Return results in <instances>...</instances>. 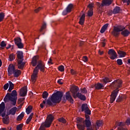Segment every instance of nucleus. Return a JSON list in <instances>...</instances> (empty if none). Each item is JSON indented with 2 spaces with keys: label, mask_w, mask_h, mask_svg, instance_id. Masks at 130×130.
Instances as JSON below:
<instances>
[{
  "label": "nucleus",
  "mask_w": 130,
  "mask_h": 130,
  "mask_svg": "<svg viewBox=\"0 0 130 130\" xmlns=\"http://www.w3.org/2000/svg\"><path fill=\"white\" fill-rule=\"evenodd\" d=\"M81 93L83 94H86L87 93V89H86L85 88H83L82 89H81Z\"/></svg>",
  "instance_id": "de8ad7c7"
},
{
  "label": "nucleus",
  "mask_w": 130,
  "mask_h": 130,
  "mask_svg": "<svg viewBox=\"0 0 130 130\" xmlns=\"http://www.w3.org/2000/svg\"><path fill=\"white\" fill-rule=\"evenodd\" d=\"M14 58H15L14 54H12L9 56V59L11 61H12V60H14Z\"/></svg>",
  "instance_id": "79ce46f5"
},
{
  "label": "nucleus",
  "mask_w": 130,
  "mask_h": 130,
  "mask_svg": "<svg viewBox=\"0 0 130 130\" xmlns=\"http://www.w3.org/2000/svg\"><path fill=\"white\" fill-rule=\"evenodd\" d=\"M8 74L9 75H12L13 74L14 75V77H19L20 75H21V71L20 70H15V67H14V65L11 64L9 65L8 68Z\"/></svg>",
  "instance_id": "1a4fd4ad"
},
{
  "label": "nucleus",
  "mask_w": 130,
  "mask_h": 130,
  "mask_svg": "<svg viewBox=\"0 0 130 130\" xmlns=\"http://www.w3.org/2000/svg\"><path fill=\"white\" fill-rule=\"evenodd\" d=\"M112 3V0H103L102 3V7L110 6Z\"/></svg>",
  "instance_id": "6ab92c4d"
},
{
  "label": "nucleus",
  "mask_w": 130,
  "mask_h": 130,
  "mask_svg": "<svg viewBox=\"0 0 130 130\" xmlns=\"http://www.w3.org/2000/svg\"><path fill=\"white\" fill-rule=\"evenodd\" d=\"M3 122L5 124H8V123L10 122V118H9V116H8V115L6 116L3 117Z\"/></svg>",
  "instance_id": "4be33fe9"
},
{
  "label": "nucleus",
  "mask_w": 130,
  "mask_h": 130,
  "mask_svg": "<svg viewBox=\"0 0 130 130\" xmlns=\"http://www.w3.org/2000/svg\"><path fill=\"white\" fill-rule=\"evenodd\" d=\"M118 130H127V129L122 127H118Z\"/></svg>",
  "instance_id": "6e6d98bb"
},
{
  "label": "nucleus",
  "mask_w": 130,
  "mask_h": 130,
  "mask_svg": "<svg viewBox=\"0 0 130 130\" xmlns=\"http://www.w3.org/2000/svg\"><path fill=\"white\" fill-rule=\"evenodd\" d=\"M52 60L51 59V58H50L49 60L48 61V64H52Z\"/></svg>",
  "instance_id": "4d7b16f0"
},
{
  "label": "nucleus",
  "mask_w": 130,
  "mask_h": 130,
  "mask_svg": "<svg viewBox=\"0 0 130 130\" xmlns=\"http://www.w3.org/2000/svg\"><path fill=\"white\" fill-rule=\"evenodd\" d=\"M66 99L71 102V103H74V100H73V98L71 95L70 92H68L66 93Z\"/></svg>",
  "instance_id": "aec40b11"
},
{
  "label": "nucleus",
  "mask_w": 130,
  "mask_h": 130,
  "mask_svg": "<svg viewBox=\"0 0 130 130\" xmlns=\"http://www.w3.org/2000/svg\"><path fill=\"white\" fill-rule=\"evenodd\" d=\"M82 110L84 111L85 113V125L86 126H89L91 125V121H90V114H91V111L89 109L88 107V105L84 104L82 105ZM88 114L89 115H88Z\"/></svg>",
  "instance_id": "39448f33"
},
{
  "label": "nucleus",
  "mask_w": 130,
  "mask_h": 130,
  "mask_svg": "<svg viewBox=\"0 0 130 130\" xmlns=\"http://www.w3.org/2000/svg\"><path fill=\"white\" fill-rule=\"evenodd\" d=\"M117 53L119 55V57H124L125 55H126V53H125V52H123L121 50H118Z\"/></svg>",
  "instance_id": "412c9836"
},
{
  "label": "nucleus",
  "mask_w": 130,
  "mask_h": 130,
  "mask_svg": "<svg viewBox=\"0 0 130 130\" xmlns=\"http://www.w3.org/2000/svg\"><path fill=\"white\" fill-rule=\"evenodd\" d=\"M1 47H6L7 46V44H6V42L5 41H2L1 44Z\"/></svg>",
  "instance_id": "a18cd8bd"
},
{
  "label": "nucleus",
  "mask_w": 130,
  "mask_h": 130,
  "mask_svg": "<svg viewBox=\"0 0 130 130\" xmlns=\"http://www.w3.org/2000/svg\"><path fill=\"white\" fill-rule=\"evenodd\" d=\"M117 64H119V66H121L122 64V60L120 59H118L117 60Z\"/></svg>",
  "instance_id": "c03bdc74"
},
{
  "label": "nucleus",
  "mask_w": 130,
  "mask_h": 130,
  "mask_svg": "<svg viewBox=\"0 0 130 130\" xmlns=\"http://www.w3.org/2000/svg\"><path fill=\"white\" fill-rule=\"evenodd\" d=\"M31 111H32V106L28 107L26 109V113L27 114H30Z\"/></svg>",
  "instance_id": "7c9ffc66"
},
{
  "label": "nucleus",
  "mask_w": 130,
  "mask_h": 130,
  "mask_svg": "<svg viewBox=\"0 0 130 130\" xmlns=\"http://www.w3.org/2000/svg\"><path fill=\"white\" fill-rule=\"evenodd\" d=\"M24 113H21L20 115L17 117V120H21L24 117Z\"/></svg>",
  "instance_id": "72a5a7b5"
},
{
  "label": "nucleus",
  "mask_w": 130,
  "mask_h": 130,
  "mask_svg": "<svg viewBox=\"0 0 130 130\" xmlns=\"http://www.w3.org/2000/svg\"><path fill=\"white\" fill-rule=\"evenodd\" d=\"M71 74L72 75H76V74H77V72H76V71L73 69L71 70Z\"/></svg>",
  "instance_id": "603ef678"
},
{
  "label": "nucleus",
  "mask_w": 130,
  "mask_h": 130,
  "mask_svg": "<svg viewBox=\"0 0 130 130\" xmlns=\"http://www.w3.org/2000/svg\"><path fill=\"white\" fill-rule=\"evenodd\" d=\"M41 10H42V8L39 7L38 8L36 9L35 10V13H38V12H39L40 11H41Z\"/></svg>",
  "instance_id": "8fccbe9b"
},
{
  "label": "nucleus",
  "mask_w": 130,
  "mask_h": 130,
  "mask_svg": "<svg viewBox=\"0 0 130 130\" xmlns=\"http://www.w3.org/2000/svg\"><path fill=\"white\" fill-rule=\"evenodd\" d=\"M99 54H100L101 55H102V54H103V53H104V52H103V51H101V50H99Z\"/></svg>",
  "instance_id": "13d9d810"
},
{
  "label": "nucleus",
  "mask_w": 130,
  "mask_h": 130,
  "mask_svg": "<svg viewBox=\"0 0 130 130\" xmlns=\"http://www.w3.org/2000/svg\"><path fill=\"white\" fill-rule=\"evenodd\" d=\"M27 95V87L24 86L20 91V95L21 97H24V96H26Z\"/></svg>",
  "instance_id": "a211bd4d"
},
{
  "label": "nucleus",
  "mask_w": 130,
  "mask_h": 130,
  "mask_svg": "<svg viewBox=\"0 0 130 130\" xmlns=\"http://www.w3.org/2000/svg\"><path fill=\"white\" fill-rule=\"evenodd\" d=\"M102 125V122L101 121H98L96 123V125H93L92 127H91V122L90 125L88 126H86L87 127V130H97L99 128V127Z\"/></svg>",
  "instance_id": "f8f14e48"
},
{
  "label": "nucleus",
  "mask_w": 130,
  "mask_h": 130,
  "mask_svg": "<svg viewBox=\"0 0 130 130\" xmlns=\"http://www.w3.org/2000/svg\"><path fill=\"white\" fill-rule=\"evenodd\" d=\"M126 98V96L125 95H122L121 96H119L117 99V102H120V101H122L123 99H125Z\"/></svg>",
  "instance_id": "c756f323"
},
{
  "label": "nucleus",
  "mask_w": 130,
  "mask_h": 130,
  "mask_svg": "<svg viewBox=\"0 0 130 130\" xmlns=\"http://www.w3.org/2000/svg\"><path fill=\"white\" fill-rule=\"evenodd\" d=\"M108 54L110 55L111 59H115V58H117V54L113 49H110L108 51Z\"/></svg>",
  "instance_id": "ddd939ff"
},
{
  "label": "nucleus",
  "mask_w": 130,
  "mask_h": 130,
  "mask_svg": "<svg viewBox=\"0 0 130 130\" xmlns=\"http://www.w3.org/2000/svg\"><path fill=\"white\" fill-rule=\"evenodd\" d=\"M2 60L0 59V67H2Z\"/></svg>",
  "instance_id": "e2e57ef3"
},
{
  "label": "nucleus",
  "mask_w": 130,
  "mask_h": 130,
  "mask_svg": "<svg viewBox=\"0 0 130 130\" xmlns=\"http://www.w3.org/2000/svg\"><path fill=\"white\" fill-rule=\"evenodd\" d=\"M77 127L78 129L84 130L85 129V120L82 118H77Z\"/></svg>",
  "instance_id": "9d476101"
},
{
  "label": "nucleus",
  "mask_w": 130,
  "mask_h": 130,
  "mask_svg": "<svg viewBox=\"0 0 130 130\" xmlns=\"http://www.w3.org/2000/svg\"><path fill=\"white\" fill-rule=\"evenodd\" d=\"M108 28V24H105L101 29V33L103 34L106 31V29Z\"/></svg>",
  "instance_id": "393cba45"
},
{
  "label": "nucleus",
  "mask_w": 130,
  "mask_h": 130,
  "mask_svg": "<svg viewBox=\"0 0 130 130\" xmlns=\"http://www.w3.org/2000/svg\"><path fill=\"white\" fill-rule=\"evenodd\" d=\"M17 55L18 57V69H23L25 63L23 62V52L18 51L17 52Z\"/></svg>",
  "instance_id": "6e6552de"
},
{
  "label": "nucleus",
  "mask_w": 130,
  "mask_h": 130,
  "mask_svg": "<svg viewBox=\"0 0 130 130\" xmlns=\"http://www.w3.org/2000/svg\"><path fill=\"white\" fill-rule=\"evenodd\" d=\"M125 123L126 124H127V125H130V117L128 118L126 121H125Z\"/></svg>",
  "instance_id": "49530a36"
},
{
  "label": "nucleus",
  "mask_w": 130,
  "mask_h": 130,
  "mask_svg": "<svg viewBox=\"0 0 130 130\" xmlns=\"http://www.w3.org/2000/svg\"><path fill=\"white\" fill-rule=\"evenodd\" d=\"M85 14H83L81 17H80V21H79V24L80 25H84V22H85Z\"/></svg>",
  "instance_id": "5701e85b"
},
{
  "label": "nucleus",
  "mask_w": 130,
  "mask_h": 130,
  "mask_svg": "<svg viewBox=\"0 0 130 130\" xmlns=\"http://www.w3.org/2000/svg\"><path fill=\"white\" fill-rule=\"evenodd\" d=\"M18 108L16 107L12 108L11 109H8L7 111V115H15L16 112H17Z\"/></svg>",
  "instance_id": "dca6fc26"
},
{
  "label": "nucleus",
  "mask_w": 130,
  "mask_h": 130,
  "mask_svg": "<svg viewBox=\"0 0 130 130\" xmlns=\"http://www.w3.org/2000/svg\"><path fill=\"white\" fill-rule=\"evenodd\" d=\"M122 84V81L120 79H118L115 80L111 84V88H116V89L114 90L111 94L110 102L111 103H113L115 101L117 94L119 91V88H121Z\"/></svg>",
  "instance_id": "f03ea898"
},
{
  "label": "nucleus",
  "mask_w": 130,
  "mask_h": 130,
  "mask_svg": "<svg viewBox=\"0 0 130 130\" xmlns=\"http://www.w3.org/2000/svg\"><path fill=\"white\" fill-rule=\"evenodd\" d=\"M57 83L60 85H62V84H63V82H62V79H59L57 81Z\"/></svg>",
  "instance_id": "864d4df0"
},
{
  "label": "nucleus",
  "mask_w": 130,
  "mask_h": 130,
  "mask_svg": "<svg viewBox=\"0 0 130 130\" xmlns=\"http://www.w3.org/2000/svg\"><path fill=\"white\" fill-rule=\"evenodd\" d=\"M22 127H23V124H20L17 126V130H22Z\"/></svg>",
  "instance_id": "37998d69"
},
{
  "label": "nucleus",
  "mask_w": 130,
  "mask_h": 130,
  "mask_svg": "<svg viewBox=\"0 0 130 130\" xmlns=\"http://www.w3.org/2000/svg\"><path fill=\"white\" fill-rule=\"evenodd\" d=\"M46 102L45 101H43V103L40 104V106L41 108H43V107H44V105H46Z\"/></svg>",
  "instance_id": "3c124183"
},
{
  "label": "nucleus",
  "mask_w": 130,
  "mask_h": 130,
  "mask_svg": "<svg viewBox=\"0 0 130 130\" xmlns=\"http://www.w3.org/2000/svg\"><path fill=\"white\" fill-rule=\"evenodd\" d=\"M124 3H126V0H122Z\"/></svg>",
  "instance_id": "774afa93"
},
{
  "label": "nucleus",
  "mask_w": 130,
  "mask_h": 130,
  "mask_svg": "<svg viewBox=\"0 0 130 130\" xmlns=\"http://www.w3.org/2000/svg\"><path fill=\"white\" fill-rule=\"evenodd\" d=\"M38 56H35L32 58V60L31 61V64L33 67H36V69L34 70L33 74L31 75V80L32 83H34L35 82H36V80L37 79V77L38 75V72L39 70L41 72H44L45 71V64H44V62L41 60H38Z\"/></svg>",
  "instance_id": "f257e3e1"
},
{
  "label": "nucleus",
  "mask_w": 130,
  "mask_h": 130,
  "mask_svg": "<svg viewBox=\"0 0 130 130\" xmlns=\"http://www.w3.org/2000/svg\"><path fill=\"white\" fill-rule=\"evenodd\" d=\"M120 12V8L119 7H116L113 10V14H118Z\"/></svg>",
  "instance_id": "c85d7f7f"
},
{
  "label": "nucleus",
  "mask_w": 130,
  "mask_h": 130,
  "mask_svg": "<svg viewBox=\"0 0 130 130\" xmlns=\"http://www.w3.org/2000/svg\"><path fill=\"white\" fill-rule=\"evenodd\" d=\"M8 88H9V83H7L4 86V90H8Z\"/></svg>",
  "instance_id": "09e8293b"
},
{
  "label": "nucleus",
  "mask_w": 130,
  "mask_h": 130,
  "mask_svg": "<svg viewBox=\"0 0 130 130\" xmlns=\"http://www.w3.org/2000/svg\"><path fill=\"white\" fill-rule=\"evenodd\" d=\"M95 88L98 90L103 89V88H104V85L101 83H97L95 85Z\"/></svg>",
  "instance_id": "a878e982"
},
{
  "label": "nucleus",
  "mask_w": 130,
  "mask_h": 130,
  "mask_svg": "<svg viewBox=\"0 0 130 130\" xmlns=\"http://www.w3.org/2000/svg\"><path fill=\"white\" fill-rule=\"evenodd\" d=\"M47 97H48V93L46 91H44L43 93V98L44 99H46V98H47Z\"/></svg>",
  "instance_id": "f704fd0d"
},
{
  "label": "nucleus",
  "mask_w": 130,
  "mask_h": 130,
  "mask_svg": "<svg viewBox=\"0 0 130 130\" xmlns=\"http://www.w3.org/2000/svg\"><path fill=\"white\" fill-rule=\"evenodd\" d=\"M0 130H6V129L5 128H2V129H0Z\"/></svg>",
  "instance_id": "69168bd1"
},
{
  "label": "nucleus",
  "mask_w": 130,
  "mask_h": 130,
  "mask_svg": "<svg viewBox=\"0 0 130 130\" xmlns=\"http://www.w3.org/2000/svg\"><path fill=\"white\" fill-rule=\"evenodd\" d=\"M125 124L123 122H116V126H114V127H115V128H116V126H117V125L118 126H124Z\"/></svg>",
  "instance_id": "bb28decb"
},
{
  "label": "nucleus",
  "mask_w": 130,
  "mask_h": 130,
  "mask_svg": "<svg viewBox=\"0 0 130 130\" xmlns=\"http://www.w3.org/2000/svg\"><path fill=\"white\" fill-rule=\"evenodd\" d=\"M128 63L130 64V59L128 60Z\"/></svg>",
  "instance_id": "338daca9"
},
{
  "label": "nucleus",
  "mask_w": 130,
  "mask_h": 130,
  "mask_svg": "<svg viewBox=\"0 0 130 130\" xmlns=\"http://www.w3.org/2000/svg\"><path fill=\"white\" fill-rule=\"evenodd\" d=\"M58 120L60 122H62V123H66L67 122V120H66L63 118H60Z\"/></svg>",
  "instance_id": "58836bf2"
},
{
  "label": "nucleus",
  "mask_w": 130,
  "mask_h": 130,
  "mask_svg": "<svg viewBox=\"0 0 130 130\" xmlns=\"http://www.w3.org/2000/svg\"><path fill=\"white\" fill-rule=\"evenodd\" d=\"M88 8H89V10H92L93 11V8H94V4L90 3L88 5Z\"/></svg>",
  "instance_id": "e433bc0d"
},
{
  "label": "nucleus",
  "mask_w": 130,
  "mask_h": 130,
  "mask_svg": "<svg viewBox=\"0 0 130 130\" xmlns=\"http://www.w3.org/2000/svg\"><path fill=\"white\" fill-rule=\"evenodd\" d=\"M93 14H94L93 10H89L87 13V16L88 17H92V16H93Z\"/></svg>",
  "instance_id": "473e14b6"
},
{
  "label": "nucleus",
  "mask_w": 130,
  "mask_h": 130,
  "mask_svg": "<svg viewBox=\"0 0 130 130\" xmlns=\"http://www.w3.org/2000/svg\"><path fill=\"white\" fill-rule=\"evenodd\" d=\"M121 34L122 35H123V36H125V37L128 36V35H129L130 34V28H129V31L126 29H125L124 30H123L121 32Z\"/></svg>",
  "instance_id": "b1692460"
},
{
  "label": "nucleus",
  "mask_w": 130,
  "mask_h": 130,
  "mask_svg": "<svg viewBox=\"0 0 130 130\" xmlns=\"http://www.w3.org/2000/svg\"><path fill=\"white\" fill-rule=\"evenodd\" d=\"M15 43L18 48H23L24 45L22 43V40L20 38H17L14 39Z\"/></svg>",
  "instance_id": "4468645a"
},
{
  "label": "nucleus",
  "mask_w": 130,
  "mask_h": 130,
  "mask_svg": "<svg viewBox=\"0 0 130 130\" xmlns=\"http://www.w3.org/2000/svg\"><path fill=\"white\" fill-rule=\"evenodd\" d=\"M9 88L8 89L9 92H11L12 90L14 89V84L11 81H9Z\"/></svg>",
  "instance_id": "cd10ccee"
},
{
  "label": "nucleus",
  "mask_w": 130,
  "mask_h": 130,
  "mask_svg": "<svg viewBox=\"0 0 130 130\" xmlns=\"http://www.w3.org/2000/svg\"><path fill=\"white\" fill-rule=\"evenodd\" d=\"M4 18H5V14L3 13H0V22L4 20Z\"/></svg>",
  "instance_id": "4c0bfd02"
},
{
  "label": "nucleus",
  "mask_w": 130,
  "mask_h": 130,
  "mask_svg": "<svg viewBox=\"0 0 130 130\" xmlns=\"http://www.w3.org/2000/svg\"><path fill=\"white\" fill-rule=\"evenodd\" d=\"M54 119V117L52 115H49L45 122L41 124L39 130H45V127H50V125H51V123H52Z\"/></svg>",
  "instance_id": "423d86ee"
},
{
  "label": "nucleus",
  "mask_w": 130,
  "mask_h": 130,
  "mask_svg": "<svg viewBox=\"0 0 130 130\" xmlns=\"http://www.w3.org/2000/svg\"><path fill=\"white\" fill-rule=\"evenodd\" d=\"M73 6L72 4H69L67 8H66V10H64L63 11L62 14L63 15H67L68 13H71L72 12V10L73 9Z\"/></svg>",
  "instance_id": "f3484780"
},
{
  "label": "nucleus",
  "mask_w": 130,
  "mask_h": 130,
  "mask_svg": "<svg viewBox=\"0 0 130 130\" xmlns=\"http://www.w3.org/2000/svg\"><path fill=\"white\" fill-rule=\"evenodd\" d=\"M103 81L105 84H107V83H109L110 82V79L108 78H105V79H103Z\"/></svg>",
  "instance_id": "c9c22d12"
},
{
  "label": "nucleus",
  "mask_w": 130,
  "mask_h": 130,
  "mask_svg": "<svg viewBox=\"0 0 130 130\" xmlns=\"http://www.w3.org/2000/svg\"><path fill=\"white\" fill-rule=\"evenodd\" d=\"M83 60L84 61V62H86V61H88V57H87V56H84L83 58Z\"/></svg>",
  "instance_id": "5fc2aeb1"
},
{
  "label": "nucleus",
  "mask_w": 130,
  "mask_h": 130,
  "mask_svg": "<svg viewBox=\"0 0 130 130\" xmlns=\"http://www.w3.org/2000/svg\"><path fill=\"white\" fill-rule=\"evenodd\" d=\"M62 98V93L60 91L53 94L51 97H49L47 100L46 104L48 105H52V103H59Z\"/></svg>",
  "instance_id": "7ed1b4c3"
},
{
  "label": "nucleus",
  "mask_w": 130,
  "mask_h": 130,
  "mask_svg": "<svg viewBox=\"0 0 130 130\" xmlns=\"http://www.w3.org/2000/svg\"><path fill=\"white\" fill-rule=\"evenodd\" d=\"M45 28H46V23H44L43 24V25L40 29V31L42 32V31H43V30H44V29H45Z\"/></svg>",
  "instance_id": "ea45409f"
},
{
  "label": "nucleus",
  "mask_w": 130,
  "mask_h": 130,
  "mask_svg": "<svg viewBox=\"0 0 130 130\" xmlns=\"http://www.w3.org/2000/svg\"><path fill=\"white\" fill-rule=\"evenodd\" d=\"M33 115H34L33 113L30 114L29 117L27 118V119L26 120L27 124H28L30 122V121H31V119H32V118L33 117Z\"/></svg>",
  "instance_id": "2f4dec72"
},
{
  "label": "nucleus",
  "mask_w": 130,
  "mask_h": 130,
  "mask_svg": "<svg viewBox=\"0 0 130 130\" xmlns=\"http://www.w3.org/2000/svg\"><path fill=\"white\" fill-rule=\"evenodd\" d=\"M6 107L5 106V103L3 102L0 105V116L4 117L6 115V111L5 110Z\"/></svg>",
  "instance_id": "2eb2a0df"
},
{
  "label": "nucleus",
  "mask_w": 130,
  "mask_h": 130,
  "mask_svg": "<svg viewBox=\"0 0 130 130\" xmlns=\"http://www.w3.org/2000/svg\"><path fill=\"white\" fill-rule=\"evenodd\" d=\"M58 70L60 72H63L64 71V67L63 66H60L58 67Z\"/></svg>",
  "instance_id": "a19ab883"
},
{
  "label": "nucleus",
  "mask_w": 130,
  "mask_h": 130,
  "mask_svg": "<svg viewBox=\"0 0 130 130\" xmlns=\"http://www.w3.org/2000/svg\"><path fill=\"white\" fill-rule=\"evenodd\" d=\"M23 100H24V99H21L18 100V101H23Z\"/></svg>",
  "instance_id": "0e129e2a"
},
{
  "label": "nucleus",
  "mask_w": 130,
  "mask_h": 130,
  "mask_svg": "<svg viewBox=\"0 0 130 130\" xmlns=\"http://www.w3.org/2000/svg\"><path fill=\"white\" fill-rule=\"evenodd\" d=\"M71 92L72 93L73 96L74 98H77L78 97L79 98V99H81V100H86V96L83 94H82L81 93H77V92L79 91V88L77 86H74L72 87L71 89Z\"/></svg>",
  "instance_id": "0eeeda50"
},
{
  "label": "nucleus",
  "mask_w": 130,
  "mask_h": 130,
  "mask_svg": "<svg viewBox=\"0 0 130 130\" xmlns=\"http://www.w3.org/2000/svg\"><path fill=\"white\" fill-rule=\"evenodd\" d=\"M130 4V0L127 1V5H129Z\"/></svg>",
  "instance_id": "680f3d73"
},
{
  "label": "nucleus",
  "mask_w": 130,
  "mask_h": 130,
  "mask_svg": "<svg viewBox=\"0 0 130 130\" xmlns=\"http://www.w3.org/2000/svg\"><path fill=\"white\" fill-rule=\"evenodd\" d=\"M4 102H8V101H11L12 104L13 106L16 105L17 103V91L13 90L12 93H8L4 99Z\"/></svg>",
  "instance_id": "20e7f679"
},
{
  "label": "nucleus",
  "mask_w": 130,
  "mask_h": 130,
  "mask_svg": "<svg viewBox=\"0 0 130 130\" xmlns=\"http://www.w3.org/2000/svg\"><path fill=\"white\" fill-rule=\"evenodd\" d=\"M7 49H9V48H11V45H9L8 47H6Z\"/></svg>",
  "instance_id": "052dcab7"
},
{
  "label": "nucleus",
  "mask_w": 130,
  "mask_h": 130,
  "mask_svg": "<svg viewBox=\"0 0 130 130\" xmlns=\"http://www.w3.org/2000/svg\"><path fill=\"white\" fill-rule=\"evenodd\" d=\"M125 29V27L124 26H114V29L112 32L113 35L114 36H117L119 33L118 32H120L122 31V30H124Z\"/></svg>",
  "instance_id": "9b49d317"
},
{
  "label": "nucleus",
  "mask_w": 130,
  "mask_h": 130,
  "mask_svg": "<svg viewBox=\"0 0 130 130\" xmlns=\"http://www.w3.org/2000/svg\"><path fill=\"white\" fill-rule=\"evenodd\" d=\"M103 44V47H104L105 46V40H104V41L102 42Z\"/></svg>",
  "instance_id": "bf43d9fd"
}]
</instances>
